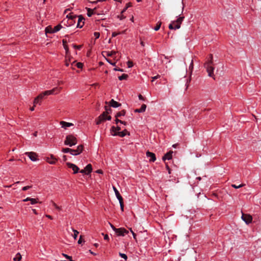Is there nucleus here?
I'll list each match as a JSON object with an SVG mask.
<instances>
[{"mask_svg": "<svg viewBox=\"0 0 261 261\" xmlns=\"http://www.w3.org/2000/svg\"><path fill=\"white\" fill-rule=\"evenodd\" d=\"M110 105L113 108H118L121 106V103L112 99L110 101Z\"/></svg>", "mask_w": 261, "mask_h": 261, "instance_id": "obj_16", "label": "nucleus"}, {"mask_svg": "<svg viewBox=\"0 0 261 261\" xmlns=\"http://www.w3.org/2000/svg\"><path fill=\"white\" fill-rule=\"evenodd\" d=\"M128 233V231L124 228L116 229V233L119 236H124Z\"/></svg>", "mask_w": 261, "mask_h": 261, "instance_id": "obj_8", "label": "nucleus"}, {"mask_svg": "<svg viewBox=\"0 0 261 261\" xmlns=\"http://www.w3.org/2000/svg\"><path fill=\"white\" fill-rule=\"evenodd\" d=\"M80 172L81 173H83V174H84V173L86 174V173H87L86 171V170L85 169H82L81 171H80Z\"/></svg>", "mask_w": 261, "mask_h": 261, "instance_id": "obj_54", "label": "nucleus"}, {"mask_svg": "<svg viewBox=\"0 0 261 261\" xmlns=\"http://www.w3.org/2000/svg\"><path fill=\"white\" fill-rule=\"evenodd\" d=\"M132 234H133L134 239L136 240V236H137L136 234L134 231H132Z\"/></svg>", "mask_w": 261, "mask_h": 261, "instance_id": "obj_56", "label": "nucleus"}, {"mask_svg": "<svg viewBox=\"0 0 261 261\" xmlns=\"http://www.w3.org/2000/svg\"><path fill=\"white\" fill-rule=\"evenodd\" d=\"M25 154L33 162L36 161L38 160L37 154L34 152H27Z\"/></svg>", "mask_w": 261, "mask_h": 261, "instance_id": "obj_10", "label": "nucleus"}, {"mask_svg": "<svg viewBox=\"0 0 261 261\" xmlns=\"http://www.w3.org/2000/svg\"><path fill=\"white\" fill-rule=\"evenodd\" d=\"M213 63V55L211 54L209 55L207 61L204 64V67L206 69V71L208 73V75L210 77H213L214 75V68L212 66Z\"/></svg>", "mask_w": 261, "mask_h": 261, "instance_id": "obj_2", "label": "nucleus"}, {"mask_svg": "<svg viewBox=\"0 0 261 261\" xmlns=\"http://www.w3.org/2000/svg\"><path fill=\"white\" fill-rule=\"evenodd\" d=\"M185 18L184 16H179L176 20L172 21L169 25L170 30H177L180 28V25Z\"/></svg>", "mask_w": 261, "mask_h": 261, "instance_id": "obj_4", "label": "nucleus"}, {"mask_svg": "<svg viewBox=\"0 0 261 261\" xmlns=\"http://www.w3.org/2000/svg\"><path fill=\"white\" fill-rule=\"evenodd\" d=\"M138 97H139V98L140 100H144V97H143V96L142 95L139 94Z\"/></svg>", "mask_w": 261, "mask_h": 261, "instance_id": "obj_53", "label": "nucleus"}, {"mask_svg": "<svg viewBox=\"0 0 261 261\" xmlns=\"http://www.w3.org/2000/svg\"><path fill=\"white\" fill-rule=\"evenodd\" d=\"M177 145V144H174L172 145V147L174 148H175V147H176Z\"/></svg>", "mask_w": 261, "mask_h": 261, "instance_id": "obj_64", "label": "nucleus"}, {"mask_svg": "<svg viewBox=\"0 0 261 261\" xmlns=\"http://www.w3.org/2000/svg\"><path fill=\"white\" fill-rule=\"evenodd\" d=\"M173 152L172 151H170L166 153L162 158V160L164 161H165L166 160H170L172 158V153Z\"/></svg>", "mask_w": 261, "mask_h": 261, "instance_id": "obj_14", "label": "nucleus"}, {"mask_svg": "<svg viewBox=\"0 0 261 261\" xmlns=\"http://www.w3.org/2000/svg\"><path fill=\"white\" fill-rule=\"evenodd\" d=\"M61 88L56 87L50 90L45 91L39 94L34 100V104L35 105L39 103L40 100H41L45 96L57 94L60 92Z\"/></svg>", "mask_w": 261, "mask_h": 261, "instance_id": "obj_1", "label": "nucleus"}, {"mask_svg": "<svg viewBox=\"0 0 261 261\" xmlns=\"http://www.w3.org/2000/svg\"><path fill=\"white\" fill-rule=\"evenodd\" d=\"M62 28V26L61 24H58L55 27H54V33H56L58 31H59Z\"/></svg>", "mask_w": 261, "mask_h": 261, "instance_id": "obj_25", "label": "nucleus"}, {"mask_svg": "<svg viewBox=\"0 0 261 261\" xmlns=\"http://www.w3.org/2000/svg\"><path fill=\"white\" fill-rule=\"evenodd\" d=\"M111 119V117L110 116H107V117L106 118V120H110Z\"/></svg>", "mask_w": 261, "mask_h": 261, "instance_id": "obj_59", "label": "nucleus"}, {"mask_svg": "<svg viewBox=\"0 0 261 261\" xmlns=\"http://www.w3.org/2000/svg\"><path fill=\"white\" fill-rule=\"evenodd\" d=\"M77 16L74 15L73 13H70L67 15V20H73V19H76Z\"/></svg>", "mask_w": 261, "mask_h": 261, "instance_id": "obj_19", "label": "nucleus"}, {"mask_svg": "<svg viewBox=\"0 0 261 261\" xmlns=\"http://www.w3.org/2000/svg\"><path fill=\"white\" fill-rule=\"evenodd\" d=\"M121 130V128L120 126H117L115 127L114 126H112L110 131L112 136H119L120 137H123L126 136V134L128 133L126 129H124L122 131H120Z\"/></svg>", "mask_w": 261, "mask_h": 261, "instance_id": "obj_3", "label": "nucleus"}, {"mask_svg": "<svg viewBox=\"0 0 261 261\" xmlns=\"http://www.w3.org/2000/svg\"><path fill=\"white\" fill-rule=\"evenodd\" d=\"M72 231L74 232V234L73 235V237L74 240H76L78 234L79 233V232L77 231L76 230L74 229L73 228H72Z\"/></svg>", "mask_w": 261, "mask_h": 261, "instance_id": "obj_28", "label": "nucleus"}, {"mask_svg": "<svg viewBox=\"0 0 261 261\" xmlns=\"http://www.w3.org/2000/svg\"><path fill=\"white\" fill-rule=\"evenodd\" d=\"M119 203H120L121 210L123 212V207H124L123 202V201H119Z\"/></svg>", "mask_w": 261, "mask_h": 261, "instance_id": "obj_44", "label": "nucleus"}, {"mask_svg": "<svg viewBox=\"0 0 261 261\" xmlns=\"http://www.w3.org/2000/svg\"><path fill=\"white\" fill-rule=\"evenodd\" d=\"M106 115V113L103 112L102 114H101L96 120V124L97 125L100 124L102 121L106 120V118H103V116Z\"/></svg>", "mask_w": 261, "mask_h": 261, "instance_id": "obj_13", "label": "nucleus"}, {"mask_svg": "<svg viewBox=\"0 0 261 261\" xmlns=\"http://www.w3.org/2000/svg\"><path fill=\"white\" fill-rule=\"evenodd\" d=\"M76 19H73V20H67L68 25H74L76 22Z\"/></svg>", "mask_w": 261, "mask_h": 261, "instance_id": "obj_34", "label": "nucleus"}, {"mask_svg": "<svg viewBox=\"0 0 261 261\" xmlns=\"http://www.w3.org/2000/svg\"><path fill=\"white\" fill-rule=\"evenodd\" d=\"M161 22H158L156 25V26L154 27V30L155 31H158L160 28H161Z\"/></svg>", "mask_w": 261, "mask_h": 261, "instance_id": "obj_30", "label": "nucleus"}, {"mask_svg": "<svg viewBox=\"0 0 261 261\" xmlns=\"http://www.w3.org/2000/svg\"><path fill=\"white\" fill-rule=\"evenodd\" d=\"M21 259V255L19 253H17L13 258L14 261H20Z\"/></svg>", "mask_w": 261, "mask_h": 261, "instance_id": "obj_24", "label": "nucleus"}, {"mask_svg": "<svg viewBox=\"0 0 261 261\" xmlns=\"http://www.w3.org/2000/svg\"><path fill=\"white\" fill-rule=\"evenodd\" d=\"M77 22L76 24V27L79 28H82L84 24V18L82 15H79L77 17Z\"/></svg>", "mask_w": 261, "mask_h": 261, "instance_id": "obj_11", "label": "nucleus"}, {"mask_svg": "<svg viewBox=\"0 0 261 261\" xmlns=\"http://www.w3.org/2000/svg\"><path fill=\"white\" fill-rule=\"evenodd\" d=\"M127 77H128V75L127 74H123L121 76H119L118 77V79L120 81H122V80H126Z\"/></svg>", "mask_w": 261, "mask_h": 261, "instance_id": "obj_26", "label": "nucleus"}, {"mask_svg": "<svg viewBox=\"0 0 261 261\" xmlns=\"http://www.w3.org/2000/svg\"><path fill=\"white\" fill-rule=\"evenodd\" d=\"M119 255L123 258H124L125 260H127V255L124 254V253H119Z\"/></svg>", "mask_w": 261, "mask_h": 261, "instance_id": "obj_37", "label": "nucleus"}, {"mask_svg": "<svg viewBox=\"0 0 261 261\" xmlns=\"http://www.w3.org/2000/svg\"><path fill=\"white\" fill-rule=\"evenodd\" d=\"M83 150V146L82 145H79L76 149L70 148V153L73 155H77L80 154Z\"/></svg>", "mask_w": 261, "mask_h": 261, "instance_id": "obj_6", "label": "nucleus"}, {"mask_svg": "<svg viewBox=\"0 0 261 261\" xmlns=\"http://www.w3.org/2000/svg\"><path fill=\"white\" fill-rule=\"evenodd\" d=\"M96 173H100V174H101L102 173V171L101 170H97L96 171Z\"/></svg>", "mask_w": 261, "mask_h": 261, "instance_id": "obj_58", "label": "nucleus"}, {"mask_svg": "<svg viewBox=\"0 0 261 261\" xmlns=\"http://www.w3.org/2000/svg\"><path fill=\"white\" fill-rule=\"evenodd\" d=\"M111 228L116 232V229H117L118 228H116L112 224H110Z\"/></svg>", "mask_w": 261, "mask_h": 261, "instance_id": "obj_55", "label": "nucleus"}, {"mask_svg": "<svg viewBox=\"0 0 261 261\" xmlns=\"http://www.w3.org/2000/svg\"><path fill=\"white\" fill-rule=\"evenodd\" d=\"M108 62H109V63H110V64H111V65H115V63L111 62L109 61V60H108Z\"/></svg>", "mask_w": 261, "mask_h": 261, "instance_id": "obj_62", "label": "nucleus"}, {"mask_svg": "<svg viewBox=\"0 0 261 261\" xmlns=\"http://www.w3.org/2000/svg\"><path fill=\"white\" fill-rule=\"evenodd\" d=\"M146 156L149 158L150 162H154L156 160L155 155L154 153L147 151L146 152Z\"/></svg>", "mask_w": 261, "mask_h": 261, "instance_id": "obj_12", "label": "nucleus"}, {"mask_svg": "<svg viewBox=\"0 0 261 261\" xmlns=\"http://www.w3.org/2000/svg\"><path fill=\"white\" fill-rule=\"evenodd\" d=\"M31 202V204H35L36 203H38V200L37 199H35V198H31V200L30 201Z\"/></svg>", "mask_w": 261, "mask_h": 261, "instance_id": "obj_31", "label": "nucleus"}, {"mask_svg": "<svg viewBox=\"0 0 261 261\" xmlns=\"http://www.w3.org/2000/svg\"><path fill=\"white\" fill-rule=\"evenodd\" d=\"M130 6H131V4L130 3L126 4L125 7L121 11V13H124Z\"/></svg>", "mask_w": 261, "mask_h": 261, "instance_id": "obj_33", "label": "nucleus"}, {"mask_svg": "<svg viewBox=\"0 0 261 261\" xmlns=\"http://www.w3.org/2000/svg\"><path fill=\"white\" fill-rule=\"evenodd\" d=\"M127 66H128V67H129V68L132 67L133 66V62L130 61H128L127 62Z\"/></svg>", "mask_w": 261, "mask_h": 261, "instance_id": "obj_46", "label": "nucleus"}, {"mask_svg": "<svg viewBox=\"0 0 261 261\" xmlns=\"http://www.w3.org/2000/svg\"><path fill=\"white\" fill-rule=\"evenodd\" d=\"M63 43L64 48L66 50V54H67L69 51L68 47L67 45L65 44V41L64 40H63Z\"/></svg>", "mask_w": 261, "mask_h": 261, "instance_id": "obj_35", "label": "nucleus"}, {"mask_svg": "<svg viewBox=\"0 0 261 261\" xmlns=\"http://www.w3.org/2000/svg\"><path fill=\"white\" fill-rule=\"evenodd\" d=\"M242 219L247 224L251 223L252 221V216L249 214H243Z\"/></svg>", "mask_w": 261, "mask_h": 261, "instance_id": "obj_7", "label": "nucleus"}, {"mask_svg": "<svg viewBox=\"0 0 261 261\" xmlns=\"http://www.w3.org/2000/svg\"><path fill=\"white\" fill-rule=\"evenodd\" d=\"M82 236H80V238L78 241V243L79 244H81L82 243Z\"/></svg>", "mask_w": 261, "mask_h": 261, "instance_id": "obj_57", "label": "nucleus"}, {"mask_svg": "<svg viewBox=\"0 0 261 261\" xmlns=\"http://www.w3.org/2000/svg\"><path fill=\"white\" fill-rule=\"evenodd\" d=\"M193 69V61H191L190 66L189 67V69L191 71V72L192 71V70Z\"/></svg>", "mask_w": 261, "mask_h": 261, "instance_id": "obj_39", "label": "nucleus"}, {"mask_svg": "<svg viewBox=\"0 0 261 261\" xmlns=\"http://www.w3.org/2000/svg\"><path fill=\"white\" fill-rule=\"evenodd\" d=\"M109 239V236L108 234L105 235V236H104V240L108 241Z\"/></svg>", "mask_w": 261, "mask_h": 261, "instance_id": "obj_51", "label": "nucleus"}, {"mask_svg": "<svg viewBox=\"0 0 261 261\" xmlns=\"http://www.w3.org/2000/svg\"><path fill=\"white\" fill-rule=\"evenodd\" d=\"M60 124L61 125L62 127L64 128H66L67 127H69L73 125V124L72 123L67 122L63 121L60 122Z\"/></svg>", "mask_w": 261, "mask_h": 261, "instance_id": "obj_17", "label": "nucleus"}, {"mask_svg": "<svg viewBox=\"0 0 261 261\" xmlns=\"http://www.w3.org/2000/svg\"><path fill=\"white\" fill-rule=\"evenodd\" d=\"M30 200H31L30 197H27L25 199H23L22 201H23V202L30 201Z\"/></svg>", "mask_w": 261, "mask_h": 261, "instance_id": "obj_49", "label": "nucleus"}, {"mask_svg": "<svg viewBox=\"0 0 261 261\" xmlns=\"http://www.w3.org/2000/svg\"><path fill=\"white\" fill-rule=\"evenodd\" d=\"M71 66H76L78 68H82L83 65L81 62L76 63L75 61H74L71 63Z\"/></svg>", "mask_w": 261, "mask_h": 261, "instance_id": "obj_22", "label": "nucleus"}, {"mask_svg": "<svg viewBox=\"0 0 261 261\" xmlns=\"http://www.w3.org/2000/svg\"><path fill=\"white\" fill-rule=\"evenodd\" d=\"M166 168L167 170H168V173L171 174V170H170L169 166L167 164H166Z\"/></svg>", "mask_w": 261, "mask_h": 261, "instance_id": "obj_48", "label": "nucleus"}, {"mask_svg": "<svg viewBox=\"0 0 261 261\" xmlns=\"http://www.w3.org/2000/svg\"><path fill=\"white\" fill-rule=\"evenodd\" d=\"M119 34H121L120 32H118V33L113 32L112 34V37H115L117 36L118 35H119Z\"/></svg>", "mask_w": 261, "mask_h": 261, "instance_id": "obj_45", "label": "nucleus"}, {"mask_svg": "<svg viewBox=\"0 0 261 261\" xmlns=\"http://www.w3.org/2000/svg\"><path fill=\"white\" fill-rule=\"evenodd\" d=\"M72 46L73 48L77 49H80L82 47V45H76L75 44H73Z\"/></svg>", "mask_w": 261, "mask_h": 261, "instance_id": "obj_43", "label": "nucleus"}, {"mask_svg": "<svg viewBox=\"0 0 261 261\" xmlns=\"http://www.w3.org/2000/svg\"><path fill=\"white\" fill-rule=\"evenodd\" d=\"M57 160L55 158H52L50 160L48 159L47 162L50 164H55L56 163Z\"/></svg>", "mask_w": 261, "mask_h": 261, "instance_id": "obj_29", "label": "nucleus"}, {"mask_svg": "<svg viewBox=\"0 0 261 261\" xmlns=\"http://www.w3.org/2000/svg\"><path fill=\"white\" fill-rule=\"evenodd\" d=\"M77 140L75 136L73 135H68L66 136L64 141V144L71 147L77 144Z\"/></svg>", "mask_w": 261, "mask_h": 261, "instance_id": "obj_5", "label": "nucleus"}, {"mask_svg": "<svg viewBox=\"0 0 261 261\" xmlns=\"http://www.w3.org/2000/svg\"><path fill=\"white\" fill-rule=\"evenodd\" d=\"M70 148H65L62 149V151L64 153H70Z\"/></svg>", "mask_w": 261, "mask_h": 261, "instance_id": "obj_36", "label": "nucleus"}, {"mask_svg": "<svg viewBox=\"0 0 261 261\" xmlns=\"http://www.w3.org/2000/svg\"><path fill=\"white\" fill-rule=\"evenodd\" d=\"M146 109V105L145 104H143L140 109H137L134 110V112L135 113H142L145 112Z\"/></svg>", "mask_w": 261, "mask_h": 261, "instance_id": "obj_18", "label": "nucleus"}, {"mask_svg": "<svg viewBox=\"0 0 261 261\" xmlns=\"http://www.w3.org/2000/svg\"><path fill=\"white\" fill-rule=\"evenodd\" d=\"M66 164L68 168L72 169L74 174H76L79 172V168L76 165L69 162L67 163Z\"/></svg>", "mask_w": 261, "mask_h": 261, "instance_id": "obj_9", "label": "nucleus"}, {"mask_svg": "<svg viewBox=\"0 0 261 261\" xmlns=\"http://www.w3.org/2000/svg\"><path fill=\"white\" fill-rule=\"evenodd\" d=\"M125 115V111L122 110L118 113H117L115 116L116 118L120 117L122 116H124Z\"/></svg>", "mask_w": 261, "mask_h": 261, "instance_id": "obj_23", "label": "nucleus"}, {"mask_svg": "<svg viewBox=\"0 0 261 261\" xmlns=\"http://www.w3.org/2000/svg\"><path fill=\"white\" fill-rule=\"evenodd\" d=\"M45 33L46 34H47V33H50V34L54 33V28L53 27H51V26L47 27L45 28Z\"/></svg>", "mask_w": 261, "mask_h": 261, "instance_id": "obj_21", "label": "nucleus"}, {"mask_svg": "<svg viewBox=\"0 0 261 261\" xmlns=\"http://www.w3.org/2000/svg\"><path fill=\"white\" fill-rule=\"evenodd\" d=\"M35 105H34V106L33 107H31V108H30V110H31V111H33L34 110V107H35Z\"/></svg>", "mask_w": 261, "mask_h": 261, "instance_id": "obj_61", "label": "nucleus"}, {"mask_svg": "<svg viewBox=\"0 0 261 261\" xmlns=\"http://www.w3.org/2000/svg\"><path fill=\"white\" fill-rule=\"evenodd\" d=\"M53 205L58 210L60 211L61 207L59 206H58L55 202H53Z\"/></svg>", "mask_w": 261, "mask_h": 261, "instance_id": "obj_41", "label": "nucleus"}, {"mask_svg": "<svg viewBox=\"0 0 261 261\" xmlns=\"http://www.w3.org/2000/svg\"><path fill=\"white\" fill-rule=\"evenodd\" d=\"M85 169L86 170V171L87 172L86 173V174H90L92 170V165L91 164H88L85 168Z\"/></svg>", "mask_w": 261, "mask_h": 261, "instance_id": "obj_20", "label": "nucleus"}, {"mask_svg": "<svg viewBox=\"0 0 261 261\" xmlns=\"http://www.w3.org/2000/svg\"><path fill=\"white\" fill-rule=\"evenodd\" d=\"M94 13V10H92L90 8H89L88 9V11H87V15L88 17H91L92 16V15Z\"/></svg>", "mask_w": 261, "mask_h": 261, "instance_id": "obj_27", "label": "nucleus"}, {"mask_svg": "<svg viewBox=\"0 0 261 261\" xmlns=\"http://www.w3.org/2000/svg\"><path fill=\"white\" fill-rule=\"evenodd\" d=\"M160 77V75H157L156 76H154L153 77H152V82H153L154 80H156V79H158V78Z\"/></svg>", "mask_w": 261, "mask_h": 261, "instance_id": "obj_47", "label": "nucleus"}, {"mask_svg": "<svg viewBox=\"0 0 261 261\" xmlns=\"http://www.w3.org/2000/svg\"><path fill=\"white\" fill-rule=\"evenodd\" d=\"M114 70L121 71V72L123 71V70L122 69H120V68H114Z\"/></svg>", "mask_w": 261, "mask_h": 261, "instance_id": "obj_52", "label": "nucleus"}, {"mask_svg": "<svg viewBox=\"0 0 261 261\" xmlns=\"http://www.w3.org/2000/svg\"><path fill=\"white\" fill-rule=\"evenodd\" d=\"M63 255L64 256H65L66 258H67V259H70V261H74V260H72V258H71V256H68V255H67V254H64V253H63Z\"/></svg>", "mask_w": 261, "mask_h": 261, "instance_id": "obj_42", "label": "nucleus"}, {"mask_svg": "<svg viewBox=\"0 0 261 261\" xmlns=\"http://www.w3.org/2000/svg\"><path fill=\"white\" fill-rule=\"evenodd\" d=\"M115 122L116 124H118L119 122V123H121L122 122V121L118 119V118H116V119H115Z\"/></svg>", "mask_w": 261, "mask_h": 261, "instance_id": "obj_50", "label": "nucleus"}, {"mask_svg": "<svg viewBox=\"0 0 261 261\" xmlns=\"http://www.w3.org/2000/svg\"><path fill=\"white\" fill-rule=\"evenodd\" d=\"M94 36L95 37V39L99 38L100 36V33L99 32H94Z\"/></svg>", "mask_w": 261, "mask_h": 261, "instance_id": "obj_40", "label": "nucleus"}, {"mask_svg": "<svg viewBox=\"0 0 261 261\" xmlns=\"http://www.w3.org/2000/svg\"><path fill=\"white\" fill-rule=\"evenodd\" d=\"M32 187V186H25V187H23L22 188V191H27L29 189H30V188H31Z\"/></svg>", "mask_w": 261, "mask_h": 261, "instance_id": "obj_38", "label": "nucleus"}, {"mask_svg": "<svg viewBox=\"0 0 261 261\" xmlns=\"http://www.w3.org/2000/svg\"><path fill=\"white\" fill-rule=\"evenodd\" d=\"M113 189L115 192V195H116L117 198L118 199V200H119V201H123V198L121 196L120 194L119 193V192L118 190L117 189V188L113 186Z\"/></svg>", "mask_w": 261, "mask_h": 261, "instance_id": "obj_15", "label": "nucleus"}, {"mask_svg": "<svg viewBox=\"0 0 261 261\" xmlns=\"http://www.w3.org/2000/svg\"><path fill=\"white\" fill-rule=\"evenodd\" d=\"M120 123L123 124L125 125H126L127 124V123L125 121H122V122H121Z\"/></svg>", "mask_w": 261, "mask_h": 261, "instance_id": "obj_63", "label": "nucleus"}, {"mask_svg": "<svg viewBox=\"0 0 261 261\" xmlns=\"http://www.w3.org/2000/svg\"><path fill=\"white\" fill-rule=\"evenodd\" d=\"M46 217H47L49 219H53L52 217L51 216H50V215H46Z\"/></svg>", "mask_w": 261, "mask_h": 261, "instance_id": "obj_60", "label": "nucleus"}, {"mask_svg": "<svg viewBox=\"0 0 261 261\" xmlns=\"http://www.w3.org/2000/svg\"><path fill=\"white\" fill-rule=\"evenodd\" d=\"M244 186V184H240L239 186H237L235 184H232L231 187L235 188V189H239L240 188L243 187Z\"/></svg>", "mask_w": 261, "mask_h": 261, "instance_id": "obj_32", "label": "nucleus"}]
</instances>
